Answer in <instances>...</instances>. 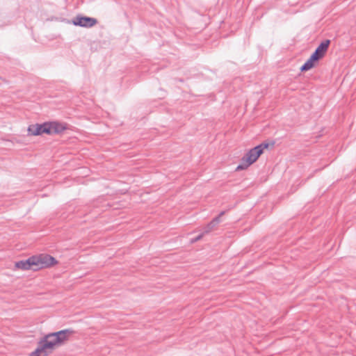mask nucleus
Returning <instances> with one entry per match:
<instances>
[{"instance_id": "f8f14e48", "label": "nucleus", "mask_w": 356, "mask_h": 356, "mask_svg": "<svg viewBox=\"0 0 356 356\" xmlns=\"http://www.w3.org/2000/svg\"><path fill=\"white\" fill-rule=\"evenodd\" d=\"M204 235V233H202L200 235H198L197 236H196L195 238H192L191 243H195V242L198 241L203 237Z\"/></svg>"}, {"instance_id": "ddd939ff", "label": "nucleus", "mask_w": 356, "mask_h": 356, "mask_svg": "<svg viewBox=\"0 0 356 356\" xmlns=\"http://www.w3.org/2000/svg\"><path fill=\"white\" fill-rule=\"evenodd\" d=\"M213 230V228L211 227L210 225H209V224L204 227V232L202 233H204V234H208L211 231Z\"/></svg>"}, {"instance_id": "20e7f679", "label": "nucleus", "mask_w": 356, "mask_h": 356, "mask_svg": "<svg viewBox=\"0 0 356 356\" xmlns=\"http://www.w3.org/2000/svg\"><path fill=\"white\" fill-rule=\"evenodd\" d=\"M97 22L96 19L90 17L76 16L72 20L74 25L87 28L95 26Z\"/></svg>"}, {"instance_id": "4468645a", "label": "nucleus", "mask_w": 356, "mask_h": 356, "mask_svg": "<svg viewBox=\"0 0 356 356\" xmlns=\"http://www.w3.org/2000/svg\"><path fill=\"white\" fill-rule=\"evenodd\" d=\"M213 230V228L211 227L210 225H209V224L204 227V232L202 233H204V234H208L211 231Z\"/></svg>"}, {"instance_id": "6e6552de", "label": "nucleus", "mask_w": 356, "mask_h": 356, "mask_svg": "<svg viewBox=\"0 0 356 356\" xmlns=\"http://www.w3.org/2000/svg\"><path fill=\"white\" fill-rule=\"evenodd\" d=\"M314 66V63L311 59H308L305 63L300 67L302 72L307 71Z\"/></svg>"}, {"instance_id": "7ed1b4c3", "label": "nucleus", "mask_w": 356, "mask_h": 356, "mask_svg": "<svg viewBox=\"0 0 356 356\" xmlns=\"http://www.w3.org/2000/svg\"><path fill=\"white\" fill-rule=\"evenodd\" d=\"M268 143H261L249 150L241 159V163L236 168V170H244L254 163L264 150L268 148Z\"/></svg>"}, {"instance_id": "1a4fd4ad", "label": "nucleus", "mask_w": 356, "mask_h": 356, "mask_svg": "<svg viewBox=\"0 0 356 356\" xmlns=\"http://www.w3.org/2000/svg\"><path fill=\"white\" fill-rule=\"evenodd\" d=\"M225 214V211H222L220 213L218 216L214 218L209 223V225L211 226V228H214L220 222V218Z\"/></svg>"}, {"instance_id": "423d86ee", "label": "nucleus", "mask_w": 356, "mask_h": 356, "mask_svg": "<svg viewBox=\"0 0 356 356\" xmlns=\"http://www.w3.org/2000/svg\"><path fill=\"white\" fill-rule=\"evenodd\" d=\"M29 134L33 136H38L42 134H47L49 132V129L47 128V122L42 124H35L30 125L28 128Z\"/></svg>"}, {"instance_id": "9b49d317", "label": "nucleus", "mask_w": 356, "mask_h": 356, "mask_svg": "<svg viewBox=\"0 0 356 356\" xmlns=\"http://www.w3.org/2000/svg\"><path fill=\"white\" fill-rule=\"evenodd\" d=\"M321 58H320V56H318L317 54H316L314 52L312 54V56H310L309 59H311L312 60V62H316V61H318V60H320Z\"/></svg>"}, {"instance_id": "39448f33", "label": "nucleus", "mask_w": 356, "mask_h": 356, "mask_svg": "<svg viewBox=\"0 0 356 356\" xmlns=\"http://www.w3.org/2000/svg\"><path fill=\"white\" fill-rule=\"evenodd\" d=\"M47 128L49 129L48 134H59L63 133L67 129V124L58 122H47Z\"/></svg>"}, {"instance_id": "0eeeda50", "label": "nucleus", "mask_w": 356, "mask_h": 356, "mask_svg": "<svg viewBox=\"0 0 356 356\" xmlns=\"http://www.w3.org/2000/svg\"><path fill=\"white\" fill-rule=\"evenodd\" d=\"M330 43V41L329 40H324L316 49L314 53L322 58L324 56L325 54L326 53Z\"/></svg>"}, {"instance_id": "f257e3e1", "label": "nucleus", "mask_w": 356, "mask_h": 356, "mask_svg": "<svg viewBox=\"0 0 356 356\" xmlns=\"http://www.w3.org/2000/svg\"><path fill=\"white\" fill-rule=\"evenodd\" d=\"M73 333V330L66 329L44 335L38 342V348L29 356H47L55 346L67 341Z\"/></svg>"}, {"instance_id": "f03ea898", "label": "nucleus", "mask_w": 356, "mask_h": 356, "mask_svg": "<svg viewBox=\"0 0 356 356\" xmlns=\"http://www.w3.org/2000/svg\"><path fill=\"white\" fill-rule=\"evenodd\" d=\"M57 263L56 259L47 254L34 255L26 260L15 262V267L23 270H38L42 268H49Z\"/></svg>"}, {"instance_id": "9d476101", "label": "nucleus", "mask_w": 356, "mask_h": 356, "mask_svg": "<svg viewBox=\"0 0 356 356\" xmlns=\"http://www.w3.org/2000/svg\"><path fill=\"white\" fill-rule=\"evenodd\" d=\"M321 58H320V56H318L317 54H316L314 52L312 54V56H310L309 59H311L312 60V62H316V61H318V60H320Z\"/></svg>"}]
</instances>
